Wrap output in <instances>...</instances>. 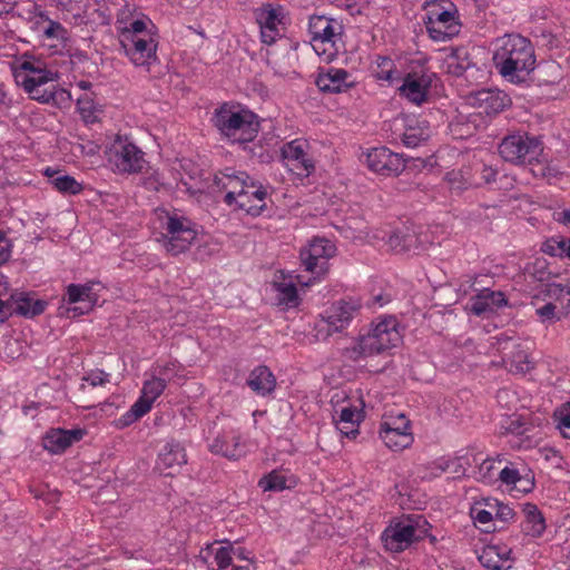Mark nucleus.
<instances>
[{"mask_svg":"<svg viewBox=\"0 0 570 570\" xmlns=\"http://www.w3.org/2000/svg\"><path fill=\"white\" fill-rule=\"evenodd\" d=\"M492 62L507 81L523 83L535 69L534 47L528 38L519 33H507L493 41Z\"/></svg>","mask_w":570,"mask_h":570,"instance_id":"nucleus-1","label":"nucleus"},{"mask_svg":"<svg viewBox=\"0 0 570 570\" xmlns=\"http://www.w3.org/2000/svg\"><path fill=\"white\" fill-rule=\"evenodd\" d=\"M215 185L226 191L224 202L250 216H258L266 207V189L245 171L227 168L215 176Z\"/></svg>","mask_w":570,"mask_h":570,"instance_id":"nucleus-2","label":"nucleus"},{"mask_svg":"<svg viewBox=\"0 0 570 570\" xmlns=\"http://www.w3.org/2000/svg\"><path fill=\"white\" fill-rule=\"evenodd\" d=\"M400 322L393 315H381L372 321L367 334L360 336L345 350L347 358L358 361L367 356L383 354L402 342Z\"/></svg>","mask_w":570,"mask_h":570,"instance_id":"nucleus-3","label":"nucleus"},{"mask_svg":"<svg viewBox=\"0 0 570 570\" xmlns=\"http://www.w3.org/2000/svg\"><path fill=\"white\" fill-rule=\"evenodd\" d=\"M154 230L156 240L170 255H178L198 240L196 225L177 212L158 209L155 213Z\"/></svg>","mask_w":570,"mask_h":570,"instance_id":"nucleus-4","label":"nucleus"},{"mask_svg":"<svg viewBox=\"0 0 570 570\" xmlns=\"http://www.w3.org/2000/svg\"><path fill=\"white\" fill-rule=\"evenodd\" d=\"M212 121L220 135L232 144L252 142L259 131L257 116L238 105H222L215 110Z\"/></svg>","mask_w":570,"mask_h":570,"instance_id":"nucleus-5","label":"nucleus"},{"mask_svg":"<svg viewBox=\"0 0 570 570\" xmlns=\"http://www.w3.org/2000/svg\"><path fill=\"white\" fill-rule=\"evenodd\" d=\"M126 29L119 42L136 67L149 68L157 61L158 35L153 21L136 22Z\"/></svg>","mask_w":570,"mask_h":570,"instance_id":"nucleus-6","label":"nucleus"},{"mask_svg":"<svg viewBox=\"0 0 570 570\" xmlns=\"http://www.w3.org/2000/svg\"><path fill=\"white\" fill-rule=\"evenodd\" d=\"M16 82L23 87L29 96L40 102H49L53 95L41 87L58 78V72L47 63L32 56H23L12 65Z\"/></svg>","mask_w":570,"mask_h":570,"instance_id":"nucleus-7","label":"nucleus"},{"mask_svg":"<svg viewBox=\"0 0 570 570\" xmlns=\"http://www.w3.org/2000/svg\"><path fill=\"white\" fill-rule=\"evenodd\" d=\"M430 524L423 515H403L394 519L384 529L381 540L385 550L400 553L429 533Z\"/></svg>","mask_w":570,"mask_h":570,"instance_id":"nucleus-8","label":"nucleus"},{"mask_svg":"<svg viewBox=\"0 0 570 570\" xmlns=\"http://www.w3.org/2000/svg\"><path fill=\"white\" fill-rule=\"evenodd\" d=\"M308 32L314 51L331 61L344 49V27L341 21L325 16H312Z\"/></svg>","mask_w":570,"mask_h":570,"instance_id":"nucleus-9","label":"nucleus"},{"mask_svg":"<svg viewBox=\"0 0 570 570\" xmlns=\"http://www.w3.org/2000/svg\"><path fill=\"white\" fill-rule=\"evenodd\" d=\"M498 150L505 161L524 165L539 161L543 146L537 137L517 131L507 135L499 144Z\"/></svg>","mask_w":570,"mask_h":570,"instance_id":"nucleus-10","label":"nucleus"},{"mask_svg":"<svg viewBox=\"0 0 570 570\" xmlns=\"http://www.w3.org/2000/svg\"><path fill=\"white\" fill-rule=\"evenodd\" d=\"M333 420L346 436L357 434L356 426L363 420L364 401L361 396L347 397L343 392L332 396Z\"/></svg>","mask_w":570,"mask_h":570,"instance_id":"nucleus-11","label":"nucleus"},{"mask_svg":"<svg viewBox=\"0 0 570 570\" xmlns=\"http://www.w3.org/2000/svg\"><path fill=\"white\" fill-rule=\"evenodd\" d=\"M424 24L430 38L434 41H448L460 31L453 3H448V7L430 4Z\"/></svg>","mask_w":570,"mask_h":570,"instance_id":"nucleus-12","label":"nucleus"},{"mask_svg":"<svg viewBox=\"0 0 570 570\" xmlns=\"http://www.w3.org/2000/svg\"><path fill=\"white\" fill-rule=\"evenodd\" d=\"M166 386L165 380L153 374L151 379L144 382L138 400L126 413L115 421L116 428H127L146 415L151 410L155 401L163 394Z\"/></svg>","mask_w":570,"mask_h":570,"instance_id":"nucleus-13","label":"nucleus"},{"mask_svg":"<svg viewBox=\"0 0 570 570\" xmlns=\"http://www.w3.org/2000/svg\"><path fill=\"white\" fill-rule=\"evenodd\" d=\"M361 304L354 301H340L330 306L315 323L316 337L326 340L333 333L346 327Z\"/></svg>","mask_w":570,"mask_h":570,"instance_id":"nucleus-14","label":"nucleus"},{"mask_svg":"<svg viewBox=\"0 0 570 570\" xmlns=\"http://www.w3.org/2000/svg\"><path fill=\"white\" fill-rule=\"evenodd\" d=\"M109 161L120 174L140 171L145 164V154L127 136L117 135L109 154Z\"/></svg>","mask_w":570,"mask_h":570,"instance_id":"nucleus-15","label":"nucleus"},{"mask_svg":"<svg viewBox=\"0 0 570 570\" xmlns=\"http://www.w3.org/2000/svg\"><path fill=\"white\" fill-rule=\"evenodd\" d=\"M379 434L383 443L392 451H402L414 441L411 421L403 413L385 416L380 424Z\"/></svg>","mask_w":570,"mask_h":570,"instance_id":"nucleus-16","label":"nucleus"},{"mask_svg":"<svg viewBox=\"0 0 570 570\" xmlns=\"http://www.w3.org/2000/svg\"><path fill=\"white\" fill-rule=\"evenodd\" d=\"M254 17L259 26L263 43L267 46L274 45L283 36L286 24L284 7L265 3L254 10Z\"/></svg>","mask_w":570,"mask_h":570,"instance_id":"nucleus-17","label":"nucleus"},{"mask_svg":"<svg viewBox=\"0 0 570 570\" xmlns=\"http://www.w3.org/2000/svg\"><path fill=\"white\" fill-rule=\"evenodd\" d=\"M494 338L497 350L502 353V360L510 372L525 374L533 368V361L529 356L530 347L527 343H521L507 334H500Z\"/></svg>","mask_w":570,"mask_h":570,"instance_id":"nucleus-18","label":"nucleus"},{"mask_svg":"<svg viewBox=\"0 0 570 570\" xmlns=\"http://www.w3.org/2000/svg\"><path fill=\"white\" fill-rule=\"evenodd\" d=\"M285 167L294 175L304 178L315 170V160L311 154V146L304 139H294L283 145L281 149Z\"/></svg>","mask_w":570,"mask_h":570,"instance_id":"nucleus-19","label":"nucleus"},{"mask_svg":"<svg viewBox=\"0 0 570 570\" xmlns=\"http://www.w3.org/2000/svg\"><path fill=\"white\" fill-rule=\"evenodd\" d=\"M336 254L335 244L325 237H314L301 249L299 257L305 269L317 277L327 271V262Z\"/></svg>","mask_w":570,"mask_h":570,"instance_id":"nucleus-20","label":"nucleus"},{"mask_svg":"<svg viewBox=\"0 0 570 570\" xmlns=\"http://www.w3.org/2000/svg\"><path fill=\"white\" fill-rule=\"evenodd\" d=\"M99 282H88L86 284H69L66 288V299L68 304L82 303V306L69 308L73 316L89 313L99 301Z\"/></svg>","mask_w":570,"mask_h":570,"instance_id":"nucleus-21","label":"nucleus"},{"mask_svg":"<svg viewBox=\"0 0 570 570\" xmlns=\"http://www.w3.org/2000/svg\"><path fill=\"white\" fill-rule=\"evenodd\" d=\"M366 164L372 171L383 176H396L405 167L402 156L386 147L370 149L366 154Z\"/></svg>","mask_w":570,"mask_h":570,"instance_id":"nucleus-22","label":"nucleus"},{"mask_svg":"<svg viewBox=\"0 0 570 570\" xmlns=\"http://www.w3.org/2000/svg\"><path fill=\"white\" fill-rule=\"evenodd\" d=\"M208 448L212 453L230 460H238L246 453L239 431L230 426L224 428L209 443Z\"/></svg>","mask_w":570,"mask_h":570,"instance_id":"nucleus-23","label":"nucleus"},{"mask_svg":"<svg viewBox=\"0 0 570 570\" xmlns=\"http://www.w3.org/2000/svg\"><path fill=\"white\" fill-rule=\"evenodd\" d=\"M317 277L304 282L299 275L293 273L285 274L281 272L273 282V287L276 292V298L278 304L285 305L286 307H296L299 304V297L297 294L296 285L309 286Z\"/></svg>","mask_w":570,"mask_h":570,"instance_id":"nucleus-24","label":"nucleus"},{"mask_svg":"<svg viewBox=\"0 0 570 570\" xmlns=\"http://www.w3.org/2000/svg\"><path fill=\"white\" fill-rule=\"evenodd\" d=\"M316 85L323 92L341 94L355 87L356 79L345 69L330 67L318 73Z\"/></svg>","mask_w":570,"mask_h":570,"instance_id":"nucleus-25","label":"nucleus"},{"mask_svg":"<svg viewBox=\"0 0 570 570\" xmlns=\"http://www.w3.org/2000/svg\"><path fill=\"white\" fill-rule=\"evenodd\" d=\"M507 305L508 299L502 292L484 288L471 297L468 308L476 316L489 317Z\"/></svg>","mask_w":570,"mask_h":570,"instance_id":"nucleus-26","label":"nucleus"},{"mask_svg":"<svg viewBox=\"0 0 570 570\" xmlns=\"http://www.w3.org/2000/svg\"><path fill=\"white\" fill-rule=\"evenodd\" d=\"M433 73H407L400 87V95L414 105H422L432 85Z\"/></svg>","mask_w":570,"mask_h":570,"instance_id":"nucleus-27","label":"nucleus"},{"mask_svg":"<svg viewBox=\"0 0 570 570\" xmlns=\"http://www.w3.org/2000/svg\"><path fill=\"white\" fill-rule=\"evenodd\" d=\"M512 550L504 543H490L479 553L481 564L490 570H508L512 566Z\"/></svg>","mask_w":570,"mask_h":570,"instance_id":"nucleus-28","label":"nucleus"},{"mask_svg":"<svg viewBox=\"0 0 570 570\" xmlns=\"http://www.w3.org/2000/svg\"><path fill=\"white\" fill-rule=\"evenodd\" d=\"M83 435L82 429H51L43 438V448L53 454L62 453L73 443L79 442Z\"/></svg>","mask_w":570,"mask_h":570,"instance_id":"nucleus-29","label":"nucleus"},{"mask_svg":"<svg viewBox=\"0 0 570 570\" xmlns=\"http://www.w3.org/2000/svg\"><path fill=\"white\" fill-rule=\"evenodd\" d=\"M10 314L24 317L40 315L47 306V302L39 299L33 293L14 292L9 297Z\"/></svg>","mask_w":570,"mask_h":570,"instance_id":"nucleus-30","label":"nucleus"},{"mask_svg":"<svg viewBox=\"0 0 570 570\" xmlns=\"http://www.w3.org/2000/svg\"><path fill=\"white\" fill-rule=\"evenodd\" d=\"M471 104L485 114H498L510 106L511 99L500 90H482L471 97Z\"/></svg>","mask_w":570,"mask_h":570,"instance_id":"nucleus-31","label":"nucleus"},{"mask_svg":"<svg viewBox=\"0 0 570 570\" xmlns=\"http://www.w3.org/2000/svg\"><path fill=\"white\" fill-rule=\"evenodd\" d=\"M246 383L257 395L267 396L276 387V377L267 366L259 365L250 371Z\"/></svg>","mask_w":570,"mask_h":570,"instance_id":"nucleus-32","label":"nucleus"},{"mask_svg":"<svg viewBox=\"0 0 570 570\" xmlns=\"http://www.w3.org/2000/svg\"><path fill=\"white\" fill-rule=\"evenodd\" d=\"M187 463L185 448L176 440L167 441L158 454V468L161 470L180 468Z\"/></svg>","mask_w":570,"mask_h":570,"instance_id":"nucleus-33","label":"nucleus"},{"mask_svg":"<svg viewBox=\"0 0 570 570\" xmlns=\"http://www.w3.org/2000/svg\"><path fill=\"white\" fill-rule=\"evenodd\" d=\"M297 484L296 476L285 470L275 469L262 476L258 487L264 492H281L286 489H293Z\"/></svg>","mask_w":570,"mask_h":570,"instance_id":"nucleus-34","label":"nucleus"},{"mask_svg":"<svg viewBox=\"0 0 570 570\" xmlns=\"http://www.w3.org/2000/svg\"><path fill=\"white\" fill-rule=\"evenodd\" d=\"M212 570H225L232 564L233 544L230 542L213 543L207 547L203 557Z\"/></svg>","mask_w":570,"mask_h":570,"instance_id":"nucleus-35","label":"nucleus"},{"mask_svg":"<svg viewBox=\"0 0 570 570\" xmlns=\"http://www.w3.org/2000/svg\"><path fill=\"white\" fill-rule=\"evenodd\" d=\"M524 520L522 522V531L525 535L539 538L546 530V520L538 507L527 503L523 507Z\"/></svg>","mask_w":570,"mask_h":570,"instance_id":"nucleus-36","label":"nucleus"},{"mask_svg":"<svg viewBox=\"0 0 570 570\" xmlns=\"http://www.w3.org/2000/svg\"><path fill=\"white\" fill-rule=\"evenodd\" d=\"M432 134V129L425 120H412L402 135L403 144L409 148H415L425 142Z\"/></svg>","mask_w":570,"mask_h":570,"instance_id":"nucleus-37","label":"nucleus"},{"mask_svg":"<svg viewBox=\"0 0 570 570\" xmlns=\"http://www.w3.org/2000/svg\"><path fill=\"white\" fill-rule=\"evenodd\" d=\"M45 175L49 177L50 184L63 195H78L82 191V183L76 180L72 176L61 171L47 168Z\"/></svg>","mask_w":570,"mask_h":570,"instance_id":"nucleus-38","label":"nucleus"},{"mask_svg":"<svg viewBox=\"0 0 570 570\" xmlns=\"http://www.w3.org/2000/svg\"><path fill=\"white\" fill-rule=\"evenodd\" d=\"M372 72L377 80L389 83L401 79V72L389 57L377 56L372 63Z\"/></svg>","mask_w":570,"mask_h":570,"instance_id":"nucleus-39","label":"nucleus"},{"mask_svg":"<svg viewBox=\"0 0 570 570\" xmlns=\"http://www.w3.org/2000/svg\"><path fill=\"white\" fill-rule=\"evenodd\" d=\"M479 460H481V462L474 471V478L484 484H493L497 482L500 471L499 465L502 463V460L491 458L473 459L474 462H478Z\"/></svg>","mask_w":570,"mask_h":570,"instance_id":"nucleus-40","label":"nucleus"},{"mask_svg":"<svg viewBox=\"0 0 570 570\" xmlns=\"http://www.w3.org/2000/svg\"><path fill=\"white\" fill-rule=\"evenodd\" d=\"M544 295L548 302L558 305L561 315H566L570 308V287L562 284H549L546 287Z\"/></svg>","mask_w":570,"mask_h":570,"instance_id":"nucleus-41","label":"nucleus"},{"mask_svg":"<svg viewBox=\"0 0 570 570\" xmlns=\"http://www.w3.org/2000/svg\"><path fill=\"white\" fill-rule=\"evenodd\" d=\"M541 250L553 257L570 258V239L562 236L550 237L542 244Z\"/></svg>","mask_w":570,"mask_h":570,"instance_id":"nucleus-42","label":"nucleus"},{"mask_svg":"<svg viewBox=\"0 0 570 570\" xmlns=\"http://www.w3.org/2000/svg\"><path fill=\"white\" fill-rule=\"evenodd\" d=\"M470 515L474 524L479 525L483 531L489 532L494 520V515L490 510H487L484 504L474 502L470 508Z\"/></svg>","mask_w":570,"mask_h":570,"instance_id":"nucleus-43","label":"nucleus"},{"mask_svg":"<svg viewBox=\"0 0 570 570\" xmlns=\"http://www.w3.org/2000/svg\"><path fill=\"white\" fill-rule=\"evenodd\" d=\"M145 21H151L148 17L141 16L139 18H134V11L128 7L125 6L122 9L119 10L117 14L116 20V29L118 32V37H122V33L126 29H130V24H135L136 22H145Z\"/></svg>","mask_w":570,"mask_h":570,"instance_id":"nucleus-44","label":"nucleus"},{"mask_svg":"<svg viewBox=\"0 0 570 570\" xmlns=\"http://www.w3.org/2000/svg\"><path fill=\"white\" fill-rule=\"evenodd\" d=\"M180 372L181 365L177 361L158 362L153 366V374L165 380L166 384L179 376Z\"/></svg>","mask_w":570,"mask_h":570,"instance_id":"nucleus-45","label":"nucleus"},{"mask_svg":"<svg viewBox=\"0 0 570 570\" xmlns=\"http://www.w3.org/2000/svg\"><path fill=\"white\" fill-rule=\"evenodd\" d=\"M444 181L450 189L456 193H461L471 185L469 178L465 176V173L461 169H453L446 173L444 176Z\"/></svg>","mask_w":570,"mask_h":570,"instance_id":"nucleus-46","label":"nucleus"},{"mask_svg":"<svg viewBox=\"0 0 570 570\" xmlns=\"http://www.w3.org/2000/svg\"><path fill=\"white\" fill-rule=\"evenodd\" d=\"M469 63L464 59H461L459 50L449 53L443 62V67L446 70V72L454 76H461L463 71L466 69Z\"/></svg>","mask_w":570,"mask_h":570,"instance_id":"nucleus-47","label":"nucleus"},{"mask_svg":"<svg viewBox=\"0 0 570 570\" xmlns=\"http://www.w3.org/2000/svg\"><path fill=\"white\" fill-rule=\"evenodd\" d=\"M78 110L80 111L82 118L87 122H92L96 119L97 106L94 102L92 98L89 94H83L77 99Z\"/></svg>","mask_w":570,"mask_h":570,"instance_id":"nucleus-48","label":"nucleus"},{"mask_svg":"<svg viewBox=\"0 0 570 570\" xmlns=\"http://www.w3.org/2000/svg\"><path fill=\"white\" fill-rule=\"evenodd\" d=\"M553 416L557 422V428L562 436L570 440V404L556 410Z\"/></svg>","mask_w":570,"mask_h":570,"instance_id":"nucleus-49","label":"nucleus"},{"mask_svg":"<svg viewBox=\"0 0 570 570\" xmlns=\"http://www.w3.org/2000/svg\"><path fill=\"white\" fill-rule=\"evenodd\" d=\"M389 245L395 252H409L413 247V236L395 232L390 235Z\"/></svg>","mask_w":570,"mask_h":570,"instance_id":"nucleus-50","label":"nucleus"},{"mask_svg":"<svg viewBox=\"0 0 570 570\" xmlns=\"http://www.w3.org/2000/svg\"><path fill=\"white\" fill-rule=\"evenodd\" d=\"M142 185L149 190L159 191L161 188H166L167 183L157 169H149L142 178Z\"/></svg>","mask_w":570,"mask_h":570,"instance_id":"nucleus-51","label":"nucleus"},{"mask_svg":"<svg viewBox=\"0 0 570 570\" xmlns=\"http://www.w3.org/2000/svg\"><path fill=\"white\" fill-rule=\"evenodd\" d=\"M535 314L542 323L559 321L562 316L558 305L548 301L543 306L537 307Z\"/></svg>","mask_w":570,"mask_h":570,"instance_id":"nucleus-52","label":"nucleus"},{"mask_svg":"<svg viewBox=\"0 0 570 570\" xmlns=\"http://www.w3.org/2000/svg\"><path fill=\"white\" fill-rule=\"evenodd\" d=\"M502 483L507 485L517 487L518 483L522 482V478L517 469L512 465H505L499 471V479Z\"/></svg>","mask_w":570,"mask_h":570,"instance_id":"nucleus-53","label":"nucleus"},{"mask_svg":"<svg viewBox=\"0 0 570 570\" xmlns=\"http://www.w3.org/2000/svg\"><path fill=\"white\" fill-rule=\"evenodd\" d=\"M43 35L47 38L65 40L67 38V30L61 23L48 19V26L43 29Z\"/></svg>","mask_w":570,"mask_h":570,"instance_id":"nucleus-54","label":"nucleus"},{"mask_svg":"<svg viewBox=\"0 0 570 570\" xmlns=\"http://www.w3.org/2000/svg\"><path fill=\"white\" fill-rule=\"evenodd\" d=\"M58 7H60L62 10L70 12L76 18H82L85 13V9L81 6L80 1L77 0H56Z\"/></svg>","mask_w":570,"mask_h":570,"instance_id":"nucleus-55","label":"nucleus"},{"mask_svg":"<svg viewBox=\"0 0 570 570\" xmlns=\"http://www.w3.org/2000/svg\"><path fill=\"white\" fill-rule=\"evenodd\" d=\"M109 374L105 373L101 370L90 371L86 376H83V381L88 382L91 386H100L105 383L109 382Z\"/></svg>","mask_w":570,"mask_h":570,"instance_id":"nucleus-56","label":"nucleus"},{"mask_svg":"<svg viewBox=\"0 0 570 570\" xmlns=\"http://www.w3.org/2000/svg\"><path fill=\"white\" fill-rule=\"evenodd\" d=\"M515 513L512 508L508 504L500 502L495 513L494 519L501 522H509L514 518Z\"/></svg>","mask_w":570,"mask_h":570,"instance_id":"nucleus-57","label":"nucleus"},{"mask_svg":"<svg viewBox=\"0 0 570 570\" xmlns=\"http://www.w3.org/2000/svg\"><path fill=\"white\" fill-rule=\"evenodd\" d=\"M11 255V243L4 232L0 229V264L6 263Z\"/></svg>","mask_w":570,"mask_h":570,"instance_id":"nucleus-58","label":"nucleus"},{"mask_svg":"<svg viewBox=\"0 0 570 570\" xmlns=\"http://www.w3.org/2000/svg\"><path fill=\"white\" fill-rule=\"evenodd\" d=\"M497 175V169L492 168L491 166H483L481 170V178L484 181V184L493 183L495 180Z\"/></svg>","mask_w":570,"mask_h":570,"instance_id":"nucleus-59","label":"nucleus"},{"mask_svg":"<svg viewBox=\"0 0 570 570\" xmlns=\"http://www.w3.org/2000/svg\"><path fill=\"white\" fill-rule=\"evenodd\" d=\"M478 504H484L487 510H490L493 514L495 513L500 501L493 498H487L481 501H476Z\"/></svg>","mask_w":570,"mask_h":570,"instance_id":"nucleus-60","label":"nucleus"},{"mask_svg":"<svg viewBox=\"0 0 570 570\" xmlns=\"http://www.w3.org/2000/svg\"><path fill=\"white\" fill-rule=\"evenodd\" d=\"M513 396V393L507 389H502L500 391H498V394H497V401L498 403H500L501 405H507L509 406V399Z\"/></svg>","mask_w":570,"mask_h":570,"instance_id":"nucleus-61","label":"nucleus"},{"mask_svg":"<svg viewBox=\"0 0 570 570\" xmlns=\"http://www.w3.org/2000/svg\"><path fill=\"white\" fill-rule=\"evenodd\" d=\"M389 302L387 297H384L383 295H376L371 301L366 302V305L370 307H382Z\"/></svg>","mask_w":570,"mask_h":570,"instance_id":"nucleus-62","label":"nucleus"},{"mask_svg":"<svg viewBox=\"0 0 570 570\" xmlns=\"http://www.w3.org/2000/svg\"><path fill=\"white\" fill-rule=\"evenodd\" d=\"M556 216H558L557 220L559 223L563 224L564 226L570 227V208L563 209L559 213H556Z\"/></svg>","mask_w":570,"mask_h":570,"instance_id":"nucleus-63","label":"nucleus"},{"mask_svg":"<svg viewBox=\"0 0 570 570\" xmlns=\"http://www.w3.org/2000/svg\"><path fill=\"white\" fill-rule=\"evenodd\" d=\"M9 298L6 299V301H2L0 298V320H4L6 317H8L10 314V309H9Z\"/></svg>","mask_w":570,"mask_h":570,"instance_id":"nucleus-64","label":"nucleus"}]
</instances>
